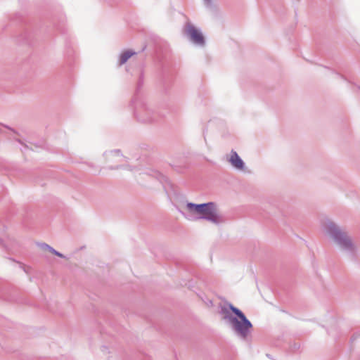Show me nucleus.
<instances>
[{"instance_id":"nucleus-1","label":"nucleus","mask_w":360,"mask_h":360,"mask_svg":"<svg viewBox=\"0 0 360 360\" xmlns=\"http://www.w3.org/2000/svg\"><path fill=\"white\" fill-rule=\"evenodd\" d=\"M230 309L238 316V318L231 317L228 315V311L226 307L221 308V311L228 317L233 325V329L243 338H245L250 328H252L251 323L247 319L244 314L238 309L233 305H229Z\"/></svg>"},{"instance_id":"nucleus-2","label":"nucleus","mask_w":360,"mask_h":360,"mask_svg":"<svg viewBox=\"0 0 360 360\" xmlns=\"http://www.w3.org/2000/svg\"><path fill=\"white\" fill-rule=\"evenodd\" d=\"M187 206L191 212L199 215L198 219H205L214 223L220 221L217 210L213 202L200 205L188 203Z\"/></svg>"},{"instance_id":"nucleus-3","label":"nucleus","mask_w":360,"mask_h":360,"mask_svg":"<svg viewBox=\"0 0 360 360\" xmlns=\"http://www.w3.org/2000/svg\"><path fill=\"white\" fill-rule=\"evenodd\" d=\"M187 33L189 35L191 39L195 44H203L204 38L202 34L192 26H189L187 28Z\"/></svg>"},{"instance_id":"nucleus-4","label":"nucleus","mask_w":360,"mask_h":360,"mask_svg":"<svg viewBox=\"0 0 360 360\" xmlns=\"http://www.w3.org/2000/svg\"><path fill=\"white\" fill-rule=\"evenodd\" d=\"M229 162L231 164L238 169H243L244 163L240 158L238 156L236 152L232 151L229 158Z\"/></svg>"},{"instance_id":"nucleus-5","label":"nucleus","mask_w":360,"mask_h":360,"mask_svg":"<svg viewBox=\"0 0 360 360\" xmlns=\"http://www.w3.org/2000/svg\"><path fill=\"white\" fill-rule=\"evenodd\" d=\"M339 239L340 240V243L345 248L352 247V241L345 233H340V232L339 233Z\"/></svg>"},{"instance_id":"nucleus-6","label":"nucleus","mask_w":360,"mask_h":360,"mask_svg":"<svg viewBox=\"0 0 360 360\" xmlns=\"http://www.w3.org/2000/svg\"><path fill=\"white\" fill-rule=\"evenodd\" d=\"M134 54V53L131 51H127L123 52L121 54L120 58V64L122 65V64L125 63L127 61V60L130 57H131Z\"/></svg>"},{"instance_id":"nucleus-7","label":"nucleus","mask_w":360,"mask_h":360,"mask_svg":"<svg viewBox=\"0 0 360 360\" xmlns=\"http://www.w3.org/2000/svg\"><path fill=\"white\" fill-rule=\"evenodd\" d=\"M51 252H53V254H55V255H58V256L60 257H63V255H62V254H60V253L58 252L57 251H56V250H53V249H51Z\"/></svg>"},{"instance_id":"nucleus-8","label":"nucleus","mask_w":360,"mask_h":360,"mask_svg":"<svg viewBox=\"0 0 360 360\" xmlns=\"http://www.w3.org/2000/svg\"><path fill=\"white\" fill-rule=\"evenodd\" d=\"M207 3H210L211 0H205Z\"/></svg>"}]
</instances>
